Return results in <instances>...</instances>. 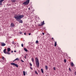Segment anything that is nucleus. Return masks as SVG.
<instances>
[{"instance_id":"1","label":"nucleus","mask_w":76,"mask_h":76,"mask_svg":"<svg viewBox=\"0 0 76 76\" xmlns=\"http://www.w3.org/2000/svg\"><path fill=\"white\" fill-rule=\"evenodd\" d=\"M24 16L23 15H15L14 17V18L16 19V20L18 21L19 23H23V21L21 19L22 18H23Z\"/></svg>"},{"instance_id":"2","label":"nucleus","mask_w":76,"mask_h":76,"mask_svg":"<svg viewBox=\"0 0 76 76\" xmlns=\"http://www.w3.org/2000/svg\"><path fill=\"white\" fill-rule=\"evenodd\" d=\"M35 61L36 62V64L37 67H39V60L38 58L36 57L35 58Z\"/></svg>"},{"instance_id":"3","label":"nucleus","mask_w":76,"mask_h":76,"mask_svg":"<svg viewBox=\"0 0 76 76\" xmlns=\"http://www.w3.org/2000/svg\"><path fill=\"white\" fill-rule=\"evenodd\" d=\"M30 0H27L26 1L23 3V4H24V6L28 5L29 3Z\"/></svg>"},{"instance_id":"4","label":"nucleus","mask_w":76,"mask_h":76,"mask_svg":"<svg viewBox=\"0 0 76 76\" xmlns=\"http://www.w3.org/2000/svg\"><path fill=\"white\" fill-rule=\"evenodd\" d=\"M2 63H4V62H6V59L4 57H3L2 58Z\"/></svg>"},{"instance_id":"5","label":"nucleus","mask_w":76,"mask_h":76,"mask_svg":"<svg viewBox=\"0 0 76 76\" xmlns=\"http://www.w3.org/2000/svg\"><path fill=\"white\" fill-rule=\"evenodd\" d=\"M10 64L11 65H13V66H15L16 67H18V64L14 63H12Z\"/></svg>"},{"instance_id":"6","label":"nucleus","mask_w":76,"mask_h":76,"mask_svg":"<svg viewBox=\"0 0 76 76\" xmlns=\"http://www.w3.org/2000/svg\"><path fill=\"white\" fill-rule=\"evenodd\" d=\"M11 26L12 27V28L15 26V25H14L13 23H11Z\"/></svg>"},{"instance_id":"7","label":"nucleus","mask_w":76,"mask_h":76,"mask_svg":"<svg viewBox=\"0 0 76 76\" xmlns=\"http://www.w3.org/2000/svg\"><path fill=\"white\" fill-rule=\"evenodd\" d=\"M5 45H6V44L4 43L3 42L2 43L1 46H5Z\"/></svg>"},{"instance_id":"8","label":"nucleus","mask_w":76,"mask_h":76,"mask_svg":"<svg viewBox=\"0 0 76 76\" xmlns=\"http://www.w3.org/2000/svg\"><path fill=\"white\" fill-rule=\"evenodd\" d=\"M41 23L42 24L41 25H39V26H41L42 25H43V24H44V21H43V22H42Z\"/></svg>"},{"instance_id":"9","label":"nucleus","mask_w":76,"mask_h":76,"mask_svg":"<svg viewBox=\"0 0 76 76\" xmlns=\"http://www.w3.org/2000/svg\"><path fill=\"white\" fill-rule=\"evenodd\" d=\"M6 49H5L4 50H3V51H4V53H5V54H6V53L7 52H6Z\"/></svg>"},{"instance_id":"10","label":"nucleus","mask_w":76,"mask_h":76,"mask_svg":"<svg viewBox=\"0 0 76 76\" xmlns=\"http://www.w3.org/2000/svg\"><path fill=\"white\" fill-rule=\"evenodd\" d=\"M10 51V48H9L7 49V51L8 52H9Z\"/></svg>"},{"instance_id":"11","label":"nucleus","mask_w":76,"mask_h":76,"mask_svg":"<svg viewBox=\"0 0 76 76\" xmlns=\"http://www.w3.org/2000/svg\"><path fill=\"white\" fill-rule=\"evenodd\" d=\"M11 1L12 2H13V3H15L16 1V0H11Z\"/></svg>"},{"instance_id":"12","label":"nucleus","mask_w":76,"mask_h":76,"mask_svg":"<svg viewBox=\"0 0 76 76\" xmlns=\"http://www.w3.org/2000/svg\"><path fill=\"white\" fill-rule=\"evenodd\" d=\"M24 49L25 51H26V52H28V50H27L26 48H24Z\"/></svg>"},{"instance_id":"13","label":"nucleus","mask_w":76,"mask_h":76,"mask_svg":"<svg viewBox=\"0 0 76 76\" xmlns=\"http://www.w3.org/2000/svg\"><path fill=\"white\" fill-rule=\"evenodd\" d=\"M6 54H9V55H10V52H7Z\"/></svg>"},{"instance_id":"14","label":"nucleus","mask_w":76,"mask_h":76,"mask_svg":"<svg viewBox=\"0 0 76 76\" xmlns=\"http://www.w3.org/2000/svg\"><path fill=\"white\" fill-rule=\"evenodd\" d=\"M71 66H73V65H74V64H73V62H71Z\"/></svg>"},{"instance_id":"15","label":"nucleus","mask_w":76,"mask_h":76,"mask_svg":"<svg viewBox=\"0 0 76 76\" xmlns=\"http://www.w3.org/2000/svg\"><path fill=\"white\" fill-rule=\"evenodd\" d=\"M45 68L46 70H47L48 69V66H45Z\"/></svg>"},{"instance_id":"16","label":"nucleus","mask_w":76,"mask_h":76,"mask_svg":"<svg viewBox=\"0 0 76 76\" xmlns=\"http://www.w3.org/2000/svg\"><path fill=\"white\" fill-rule=\"evenodd\" d=\"M41 71L42 73H44V70H43V69H41Z\"/></svg>"},{"instance_id":"17","label":"nucleus","mask_w":76,"mask_h":76,"mask_svg":"<svg viewBox=\"0 0 76 76\" xmlns=\"http://www.w3.org/2000/svg\"><path fill=\"white\" fill-rule=\"evenodd\" d=\"M54 46L55 47H56V46H57V42H55Z\"/></svg>"},{"instance_id":"18","label":"nucleus","mask_w":76,"mask_h":76,"mask_svg":"<svg viewBox=\"0 0 76 76\" xmlns=\"http://www.w3.org/2000/svg\"><path fill=\"white\" fill-rule=\"evenodd\" d=\"M34 72L35 74H37V75H38V73L37 71H35Z\"/></svg>"},{"instance_id":"19","label":"nucleus","mask_w":76,"mask_h":76,"mask_svg":"<svg viewBox=\"0 0 76 76\" xmlns=\"http://www.w3.org/2000/svg\"><path fill=\"white\" fill-rule=\"evenodd\" d=\"M23 75H24V76H25L26 75L25 72V71H24L23 72Z\"/></svg>"},{"instance_id":"20","label":"nucleus","mask_w":76,"mask_h":76,"mask_svg":"<svg viewBox=\"0 0 76 76\" xmlns=\"http://www.w3.org/2000/svg\"><path fill=\"white\" fill-rule=\"evenodd\" d=\"M4 0H0V3H2L3 1H4Z\"/></svg>"},{"instance_id":"21","label":"nucleus","mask_w":76,"mask_h":76,"mask_svg":"<svg viewBox=\"0 0 76 76\" xmlns=\"http://www.w3.org/2000/svg\"><path fill=\"white\" fill-rule=\"evenodd\" d=\"M31 61H32V62H34V59L33 58H31Z\"/></svg>"},{"instance_id":"22","label":"nucleus","mask_w":76,"mask_h":76,"mask_svg":"<svg viewBox=\"0 0 76 76\" xmlns=\"http://www.w3.org/2000/svg\"><path fill=\"white\" fill-rule=\"evenodd\" d=\"M36 44H38V41L37 40L36 42Z\"/></svg>"},{"instance_id":"23","label":"nucleus","mask_w":76,"mask_h":76,"mask_svg":"<svg viewBox=\"0 0 76 76\" xmlns=\"http://www.w3.org/2000/svg\"><path fill=\"white\" fill-rule=\"evenodd\" d=\"M19 60V58H17L15 59V60L16 61V60Z\"/></svg>"},{"instance_id":"24","label":"nucleus","mask_w":76,"mask_h":76,"mask_svg":"<svg viewBox=\"0 0 76 76\" xmlns=\"http://www.w3.org/2000/svg\"><path fill=\"white\" fill-rule=\"evenodd\" d=\"M64 63H66V60L65 59H64Z\"/></svg>"},{"instance_id":"25","label":"nucleus","mask_w":76,"mask_h":76,"mask_svg":"<svg viewBox=\"0 0 76 76\" xmlns=\"http://www.w3.org/2000/svg\"><path fill=\"white\" fill-rule=\"evenodd\" d=\"M19 34H22V31H20L19 32Z\"/></svg>"},{"instance_id":"26","label":"nucleus","mask_w":76,"mask_h":76,"mask_svg":"<svg viewBox=\"0 0 76 76\" xmlns=\"http://www.w3.org/2000/svg\"><path fill=\"white\" fill-rule=\"evenodd\" d=\"M21 47H23V44H21Z\"/></svg>"},{"instance_id":"27","label":"nucleus","mask_w":76,"mask_h":76,"mask_svg":"<svg viewBox=\"0 0 76 76\" xmlns=\"http://www.w3.org/2000/svg\"><path fill=\"white\" fill-rule=\"evenodd\" d=\"M53 70H56V68H55V67H54L53 68Z\"/></svg>"},{"instance_id":"28","label":"nucleus","mask_w":76,"mask_h":76,"mask_svg":"<svg viewBox=\"0 0 76 76\" xmlns=\"http://www.w3.org/2000/svg\"><path fill=\"white\" fill-rule=\"evenodd\" d=\"M21 61H22V63L24 62V61H23L22 60H21Z\"/></svg>"},{"instance_id":"29","label":"nucleus","mask_w":76,"mask_h":76,"mask_svg":"<svg viewBox=\"0 0 76 76\" xmlns=\"http://www.w3.org/2000/svg\"><path fill=\"white\" fill-rule=\"evenodd\" d=\"M30 66H32V64L31 63H30Z\"/></svg>"},{"instance_id":"30","label":"nucleus","mask_w":76,"mask_h":76,"mask_svg":"<svg viewBox=\"0 0 76 76\" xmlns=\"http://www.w3.org/2000/svg\"><path fill=\"white\" fill-rule=\"evenodd\" d=\"M0 5H2V3L0 2Z\"/></svg>"},{"instance_id":"31","label":"nucleus","mask_w":76,"mask_h":76,"mask_svg":"<svg viewBox=\"0 0 76 76\" xmlns=\"http://www.w3.org/2000/svg\"><path fill=\"white\" fill-rule=\"evenodd\" d=\"M12 44H14V41H12Z\"/></svg>"},{"instance_id":"32","label":"nucleus","mask_w":76,"mask_h":76,"mask_svg":"<svg viewBox=\"0 0 76 76\" xmlns=\"http://www.w3.org/2000/svg\"><path fill=\"white\" fill-rule=\"evenodd\" d=\"M75 75L76 76V72H75Z\"/></svg>"},{"instance_id":"33","label":"nucleus","mask_w":76,"mask_h":76,"mask_svg":"<svg viewBox=\"0 0 76 76\" xmlns=\"http://www.w3.org/2000/svg\"><path fill=\"white\" fill-rule=\"evenodd\" d=\"M42 35H45V33H42Z\"/></svg>"},{"instance_id":"34","label":"nucleus","mask_w":76,"mask_h":76,"mask_svg":"<svg viewBox=\"0 0 76 76\" xmlns=\"http://www.w3.org/2000/svg\"><path fill=\"white\" fill-rule=\"evenodd\" d=\"M30 69H31V70H32V68L31 67H30Z\"/></svg>"},{"instance_id":"35","label":"nucleus","mask_w":76,"mask_h":76,"mask_svg":"<svg viewBox=\"0 0 76 76\" xmlns=\"http://www.w3.org/2000/svg\"><path fill=\"white\" fill-rule=\"evenodd\" d=\"M26 33H24V34L25 35H26Z\"/></svg>"},{"instance_id":"36","label":"nucleus","mask_w":76,"mask_h":76,"mask_svg":"<svg viewBox=\"0 0 76 76\" xmlns=\"http://www.w3.org/2000/svg\"><path fill=\"white\" fill-rule=\"evenodd\" d=\"M24 58H26V56H25L24 57Z\"/></svg>"},{"instance_id":"37","label":"nucleus","mask_w":76,"mask_h":76,"mask_svg":"<svg viewBox=\"0 0 76 76\" xmlns=\"http://www.w3.org/2000/svg\"><path fill=\"white\" fill-rule=\"evenodd\" d=\"M31 33H29V34H28L29 35H31Z\"/></svg>"},{"instance_id":"38","label":"nucleus","mask_w":76,"mask_h":76,"mask_svg":"<svg viewBox=\"0 0 76 76\" xmlns=\"http://www.w3.org/2000/svg\"><path fill=\"white\" fill-rule=\"evenodd\" d=\"M14 52H15V53H16V50H14Z\"/></svg>"},{"instance_id":"39","label":"nucleus","mask_w":76,"mask_h":76,"mask_svg":"<svg viewBox=\"0 0 76 76\" xmlns=\"http://www.w3.org/2000/svg\"><path fill=\"white\" fill-rule=\"evenodd\" d=\"M69 70L70 71V68H69Z\"/></svg>"},{"instance_id":"40","label":"nucleus","mask_w":76,"mask_h":76,"mask_svg":"<svg viewBox=\"0 0 76 76\" xmlns=\"http://www.w3.org/2000/svg\"><path fill=\"white\" fill-rule=\"evenodd\" d=\"M13 51L12 50V51H11V53H13Z\"/></svg>"},{"instance_id":"41","label":"nucleus","mask_w":76,"mask_h":76,"mask_svg":"<svg viewBox=\"0 0 76 76\" xmlns=\"http://www.w3.org/2000/svg\"><path fill=\"white\" fill-rule=\"evenodd\" d=\"M28 10H30V8H28Z\"/></svg>"},{"instance_id":"42","label":"nucleus","mask_w":76,"mask_h":76,"mask_svg":"<svg viewBox=\"0 0 76 76\" xmlns=\"http://www.w3.org/2000/svg\"><path fill=\"white\" fill-rule=\"evenodd\" d=\"M54 39V38H53V37H52V39Z\"/></svg>"},{"instance_id":"43","label":"nucleus","mask_w":76,"mask_h":76,"mask_svg":"<svg viewBox=\"0 0 76 76\" xmlns=\"http://www.w3.org/2000/svg\"><path fill=\"white\" fill-rule=\"evenodd\" d=\"M15 61V60L14 61H13V62H14V61Z\"/></svg>"},{"instance_id":"44","label":"nucleus","mask_w":76,"mask_h":76,"mask_svg":"<svg viewBox=\"0 0 76 76\" xmlns=\"http://www.w3.org/2000/svg\"><path fill=\"white\" fill-rule=\"evenodd\" d=\"M38 19H39V18H38Z\"/></svg>"}]
</instances>
